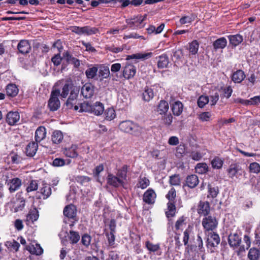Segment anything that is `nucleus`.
Segmentation results:
<instances>
[{"label":"nucleus","mask_w":260,"mask_h":260,"mask_svg":"<svg viewBox=\"0 0 260 260\" xmlns=\"http://www.w3.org/2000/svg\"><path fill=\"white\" fill-rule=\"evenodd\" d=\"M79 91L80 87L79 86H74L71 81L66 82L62 88L60 96L62 98H66L70 92L69 98L66 103L68 108L72 109L74 107L76 111L79 109V107L75 105L77 103Z\"/></svg>","instance_id":"nucleus-1"},{"label":"nucleus","mask_w":260,"mask_h":260,"mask_svg":"<svg viewBox=\"0 0 260 260\" xmlns=\"http://www.w3.org/2000/svg\"><path fill=\"white\" fill-rule=\"evenodd\" d=\"M119 126L122 131L135 135H139L142 131L141 126L130 120L121 122Z\"/></svg>","instance_id":"nucleus-2"},{"label":"nucleus","mask_w":260,"mask_h":260,"mask_svg":"<svg viewBox=\"0 0 260 260\" xmlns=\"http://www.w3.org/2000/svg\"><path fill=\"white\" fill-rule=\"evenodd\" d=\"M60 90L55 89L52 91L48 101V107L51 111L57 110L60 107V101L58 96L60 95Z\"/></svg>","instance_id":"nucleus-3"},{"label":"nucleus","mask_w":260,"mask_h":260,"mask_svg":"<svg viewBox=\"0 0 260 260\" xmlns=\"http://www.w3.org/2000/svg\"><path fill=\"white\" fill-rule=\"evenodd\" d=\"M228 175L229 178L234 179L239 178L245 173V171L241 166L237 163L231 164L227 170Z\"/></svg>","instance_id":"nucleus-4"},{"label":"nucleus","mask_w":260,"mask_h":260,"mask_svg":"<svg viewBox=\"0 0 260 260\" xmlns=\"http://www.w3.org/2000/svg\"><path fill=\"white\" fill-rule=\"evenodd\" d=\"M72 31L79 35H87L90 36L95 34L99 32L98 28L94 27H90L89 26H85L84 27L73 26Z\"/></svg>","instance_id":"nucleus-5"},{"label":"nucleus","mask_w":260,"mask_h":260,"mask_svg":"<svg viewBox=\"0 0 260 260\" xmlns=\"http://www.w3.org/2000/svg\"><path fill=\"white\" fill-rule=\"evenodd\" d=\"M202 225L206 231H213L218 224V221L214 217L208 216L203 219Z\"/></svg>","instance_id":"nucleus-6"},{"label":"nucleus","mask_w":260,"mask_h":260,"mask_svg":"<svg viewBox=\"0 0 260 260\" xmlns=\"http://www.w3.org/2000/svg\"><path fill=\"white\" fill-rule=\"evenodd\" d=\"M219 235L214 232L210 233L208 235L207 239V246L213 251V248L217 247L220 243Z\"/></svg>","instance_id":"nucleus-7"},{"label":"nucleus","mask_w":260,"mask_h":260,"mask_svg":"<svg viewBox=\"0 0 260 260\" xmlns=\"http://www.w3.org/2000/svg\"><path fill=\"white\" fill-rule=\"evenodd\" d=\"M107 184L115 188L122 186L125 188V182L122 181V179L119 178L116 175L109 174L107 178Z\"/></svg>","instance_id":"nucleus-8"},{"label":"nucleus","mask_w":260,"mask_h":260,"mask_svg":"<svg viewBox=\"0 0 260 260\" xmlns=\"http://www.w3.org/2000/svg\"><path fill=\"white\" fill-rule=\"evenodd\" d=\"M146 16H137L133 18L126 20V23L132 29L140 28L143 27L142 24Z\"/></svg>","instance_id":"nucleus-9"},{"label":"nucleus","mask_w":260,"mask_h":260,"mask_svg":"<svg viewBox=\"0 0 260 260\" xmlns=\"http://www.w3.org/2000/svg\"><path fill=\"white\" fill-rule=\"evenodd\" d=\"M19 120L20 114L19 112L17 111H10L7 114L6 121L9 125H16Z\"/></svg>","instance_id":"nucleus-10"},{"label":"nucleus","mask_w":260,"mask_h":260,"mask_svg":"<svg viewBox=\"0 0 260 260\" xmlns=\"http://www.w3.org/2000/svg\"><path fill=\"white\" fill-rule=\"evenodd\" d=\"M81 93L86 99L91 98L94 93V86L91 83H86L82 86Z\"/></svg>","instance_id":"nucleus-11"},{"label":"nucleus","mask_w":260,"mask_h":260,"mask_svg":"<svg viewBox=\"0 0 260 260\" xmlns=\"http://www.w3.org/2000/svg\"><path fill=\"white\" fill-rule=\"evenodd\" d=\"M136 73V68L127 63L125 65L123 70V76L126 79H129L134 77Z\"/></svg>","instance_id":"nucleus-12"},{"label":"nucleus","mask_w":260,"mask_h":260,"mask_svg":"<svg viewBox=\"0 0 260 260\" xmlns=\"http://www.w3.org/2000/svg\"><path fill=\"white\" fill-rule=\"evenodd\" d=\"M156 197V195L154 191L149 188L144 192L143 200L146 204H153L155 202Z\"/></svg>","instance_id":"nucleus-13"},{"label":"nucleus","mask_w":260,"mask_h":260,"mask_svg":"<svg viewBox=\"0 0 260 260\" xmlns=\"http://www.w3.org/2000/svg\"><path fill=\"white\" fill-rule=\"evenodd\" d=\"M51 188L50 185L44 182H43L42 186L40 187L39 191H38V192L40 193L41 194V196H39V198L43 199H46L50 197L51 194Z\"/></svg>","instance_id":"nucleus-14"},{"label":"nucleus","mask_w":260,"mask_h":260,"mask_svg":"<svg viewBox=\"0 0 260 260\" xmlns=\"http://www.w3.org/2000/svg\"><path fill=\"white\" fill-rule=\"evenodd\" d=\"M241 238L237 233L231 234L229 236L228 242L230 246L233 248H236L240 245Z\"/></svg>","instance_id":"nucleus-15"},{"label":"nucleus","mask_w":260,"mask_h":260,"mask_svg":"<svg viewBox=\"0 0 260 260\" xmlns=\"http://www.w3.org/2000/svg\"><path fill=\"white\" fill-rule=\"evenodd\" d=\"M46 137V129L43 126H39L35 132V139L36 143H39Z\"/></svg>","instance_id":"nucleus-16"},{"label":"nucleus","mask_w":260,"mask_h":260,"mask_svg":"<svg viewBox=\"0 0 260 260\" xmlns=\"http://www.w3.org/2000/svg\"><path fill=\"white\" fill-rule=\"evenodd\" d=\"M9 185V190L11 192H15L18 190L21 186L22 182L21 179L18 178H14L10 180L8 183Z\"/></svg>","instance_id":"nucleus-17"},{"label":"nucleus","mask_w":260,"mask_h":260,"mask_svg":"<svg viewBox=\"0 0 260 260\" xmlns=\"http://www.w3.org/2000/svg\"><path fill=\"white\" fill-rule=\"evenodd\" d=\"M26 249L30 253L37 255H41L43 252V250L40 244L35 242L31 243L29 245L27 246Z\"/></svg>","instance_id":"nucleus-18"},{"label":"nucleus","mask_w":260,"mask_h":260,"mask_svg":"<svg viewBox=\"0 0 260 260\" xmlns=\"http://www.w3.org/2000/svg\"><path fill=\"white\" fill-rule=\"evenodd\" d=\"M152 53L151 52L148 53H138L127 55L126 59L129 60L131 59H147L151 57Z\"/></svg>","instance_id":"nucleus-19"},{"label":"nucleus","mask_w":260,"mask_h":260,"mask_svg":"<svg viewBox=\"0 0 260 260\" xmlns=\"http://www.w3.org/2000/svg\"><path fill=\"white\" fill-rule=\"evenodd\" d=\"M17 48L20 53L24 54L29 52L31 47L28 41L21 40L18 43Z\"/></svg>","instance_id":"nucleus-20"},{"label":"nucleus","mask_w":260,"mask_h":260,"mask_svg":"<svg viewBox=\"0 0 260 260\" xmlns=\"http://www.w3.org/2000/svg\"><path fill=\"white\" fill-rule=\"evenodd\" d=\"M104 111V106L102 103L100 102H96L95 103L91 105V110L90 113H93L96 116H99L103 113Z\"/></svg>","instance_id":"nucleus-21"},{"label":"nucleus","mask_w":260,"mask_h":260,"mask_svg":"<svg viewBox=\"0 0 260 260\" xmlns=\"http://www.w3.org/2000/svg\"><path fill=\"white\" fill-rule=\"evenodd\" d=\"M38 148L37 143L31 142L29 143L25 148V153L27 156H33L36 153Z\"/></svg>","instance_id":"nucleus-22"},{"label":"nucleus","mask_w":260,"mask_h":260,"mask_svg":"<svg viewBox=\"0 0 260 260\" xmlns=\"http://www.w3.org/2000/svg\"><path fill=\"white\" fill-rule=\"evenodd\" d=\"M210 212L209 204L207 202H200L198 208V213L200 215H207Z\"/></svg>","instance_id":"nucleus-23"},{"label":"nucleus","mask_w":260,"mask_h":260,"mask_svg":"<svg viewBox=\"0 0 260 260\" xmlns=\"http://www.w3.org/2000/svg\"><path fill=\"white\" fill-rule=\"evenodd\" d=\"M183 105L180 101L174 102L171 106V110L175 116H179L182 113Z\"/></svg>","instance_id":"nucleus-24"},{"label":"nucleus","mask_w":260,"mask_h":260,"mask_svg":"<svg viewBox=\"0 0 260 260\" xmlns=\"http://www.w3.org/2000/svg\"><path fill=\"white\" fill-rule=\"evenodd\" d=\"M245 77L244 72L241 70H238L233 73L232 80L235 83H240L245 79Z\"/></svg>","instance_id":"nucleus-25"},{"label":"nucleus","mask_w":260,"mask_h":260,"mask_svg":"<svg viewBox=\"0 0 260 260\" xmlns=\"http://www.w3.org/2000/svg\"><path fill=\"white\" fill-rule=\"evenodd\" d=\"M228 39L229 40L230 44L233 47H236L241 44L243 41V37L239 34L230 35L228 36Z\"/></svg>","instance_id":"nucleus-26"},{"label":"nucleus","mask_w":260,"mask_h":260,"mask_svg":"<svg viewBox=\"0 0 260 260\" xmlns=\"http://www.w3.org/2000/svg\"><path fill=\"white\" fill-rule=\"evenodd\" d=\"M39 212L36 208L30 209L28 214L26 216V221L33 223L36 221L39 218Z\"/></svg>","instance_id":"nucleus-27"},{"label":"nucleus","mask_w":260,"mask_h":260,"mask_svg":"<svg viewBox=\"0 0 260 260\" xmlns=\"http://www.w3.org/2000/svg\"><path fill=\"white\" fill-rule=\"evenodd\" d=\"M64 215L70 218H73L76 214V208L73 205H70L65 207L63 210Z\"/></svg>","instance_id":"nucleus-28"},{"label":"nucleus","mask_w":260,"mask_h":260,"mask_svg":"<svg viewBox=\"0 0 260 260\" xmlns=\"http://www.w3.org/2000/svg\"><path fill=\"white\" fill-rule=\"evenodd\" d=\"M77 146L76 145H72L70 147L66 148L63 150V154L67 157L75 158L78 156L76 151Z\"/></svg>","instance_id":"nucleus-29"},{"label":"nucleus","mask_w":260,"mask_h":260,"mask_svg":"<svg viewBox=\"0 0 260 260\" xmlns=\"http://www.w3.org/2000/svg\"><path fill=\"white\" fill-rule=\"evenodd\" d=\"M199 183L198 177L196 175H190L187 177L186 184L190 188L195 187Z\"/></svg>","instance_id":"nucleus-30"},{"label":"nucleus","mask_w":260,"mask_h":260,"mask_svg":"<svg viewBox=\"0 0 260 260\" xmlns=\"http://www.w3.org/2000/svg\"><path fill=\"white\" fill-rule=\"evenodd\" d=\"M98 71V67L97 66H93L89 67L85 71L86 77L88 79H94L96 76Z\"/></svg>","instance_id":"nucleus-31"},{"label":"nucleus","mask_w":260,"mask_h":260,"mask_svg":"<svg viewBox=\"0 0 260 260\" xmlns=\"http://www.w3.org/2000/svg\"><path fill=\"white\" fill-rule=\"evenodd\" d=\"M128 170V166L127 165H124L121 169L117 170L116 176L120 179H122V181L125 183L127 181V173Z\"/></svg>","instance_id":"nucleus-32"},{"label":"nucleus","mask_w":260,"mask_h":260,"mask_svg":"<svg viewBox=\"0 0 260 260\" xmlns=\"http://www.w3.org/2000/svg\"><path fill=\"white\" fill-rule=\"evenodd\" d=\"M63 58L69 63L73 64L76 68L78 67L80 64L79 60L73 57L68 51L63 54Z\"/></svg>","instance_id":"nucleus-33"},{"label":"nucleus","mask_w":260,"mask_h":260,"mask_svg":"<svg viewBox=\"0 0 260 260\" xmlns=\"http://www.w3.org/2000/svg\"><path fill=\"white\" fill-rule=\"evenodd\" d=\"M227 44V41L224 37H221L213 43V46L215 50H218L219 49H223L225 47Z\"/></svg>","instance_id":"nucleus-34"},{"label":"nucleus","mask_w":260,"mask_h":260,"mask_svg":"<svg viewBox=\"0 0 260 260\" xmlns=\"http://www.w3.org/2000/svg\"><path fill=\"white\" fill-rule=\"evenodd\" d=\"M169 104L167 102L161 100L158 104L157 111L161 115L165 114L169 110Z\"/></svg>","instance_id":"nucleus-35"},{"label":"nucleus","mask_w":260,"mask_h":260,"mask_svg":"<svg viewBox=\"0 0 260 260\" xmlns=\"http://www.w3.org/2000/svg\"><path fill=\"white\" fill-rule=\"evenodd\" d=\"M260 257V249L256 248H251L248 253V258L250 260H258Z\"/></svg>","instance_id":"nucleus-36"},{"label":"nucleus","mask_w":260,"mask_h":260,"mask_svg":"<svg viewBox=\"0 0 260 260\" xmlns=\"http://www.w3.org/2000/svg\"><path fill=\"white\" fill-rule=\"evenodd\" d=\"M63 138V134L60 131H55L52 133L51 140L54 144H58L60 143Z\"/></svg>","instance_id":"nucleus-37"},{"label":"nucleus","mask_w":260,"mask_h":260,"mask_svg":"<svg viewBox=\"0 0 260 260\" xmlns=\"http://www.w3.org/2000/svg\"><path fill=\"white\" fill-rule=\"evenodd\" d=\"M74 181L82 185H87L90 181V178L87 176L78 175L74 177Z\"/></svg>","instance_id":"nucleus-38"},{"label":"nucleus","mask_w":260,"mask_h":260,"mask_svg":"<svg viewBox=\"0 0 260 260\" xmlns=\"http://www.w3.org/2000/svg\"><path fill=\"white\" fill-rule=\"evenodd\" d=\"M224 160L219 157H215L211 161V164L213 169H220L223 164Z\"/></svg>","instance_id":"nucleus-39"},{"label":"nucleus","mask_w":260,"mask_h":260,"mask_svg":"<svg viewBox=\"0 0 260 260\" xmlns=\"http://www.w3.org/2000/svg\"><path fill=\"white\" fill-rule=\"evenodd\" d=\"M8 95L10 96H16L18 92V89L15 84H10L7 86L6 89Z\"/></svg>","instance_id":"nucleus-40"},{"label":"nucleus","mask_w":260,"mask_h":260,"mask_svg":"<svg viewBox=\"0 0 260 260\" xmlns=\"http://www.w3.org/2000/svg\"><path fill=\"white\" fill-rule=\"evenodd\" d=\"M142 96L145 101H150L154 96V93L152 89L147 87H145V90L142 93Z\"/></svg>","instance_id":"nucleus-41"},{"label":"nucleus","mask_w":260,"mask_h":260,"mask_svg":"<svg viewBox=\"0 0 260 260\" xmlns=\"http://www.w3.org/2000/svg\"><path fill=\"white\" fill-rule=\"evenodd\" d=\"M169 58L166 55H162L159 56L157 66L159 68L164 69L167 68L169 64Z\"/></svg>","instance_id":"nucleus-42"},{"label":"nucleus","mask_w":260,"mask_h":260,"mask_svg":"<svg viewBox=\"0 0 260 260\" xmlns=\"http://www.w3.org/2000/svg\"><path fill=\"white\" fill-rule=\"evenodd\" d=\"M208 194L207 197L208 198H211L214 199L217 197L219 193V189L217 186H212L211 184L208 185Z\"/></svg>","instance_id":"nucleus-43"},{"label":"nucleus","mask_w":260,"mask_h":260,"mask_svg":"<svg viewBox=\"0 0 260 260\" xmlns=\"http://www.w3.org/2000/svg\"><path fill=\"white\" fill-rule=\"evenodd\" d=\"M149 184L150 182L148 179L145 177L141 176L139 179L137 186L138 188L144 189L147 188L149 185Z\"/></svg>","instance_id":"nucleus-44"},{"label":"nucleus","mask_w":260,"mask_h":260,"mask_svg":"<svg viewBox=\"0 0 260 260\" xmlns=\"http://www.w3.org/2000/svg\"><path fill=\"white\" fill-rule=\"evenodd\" d=\"M145 246L150 252H155L160 249L159 244H154L149 241H147L145 242Z\"/></svg>","instance_id":"nucleus-45"},{"label":"nucleus","mask_w":260,"mask_h":260,"mask_svg":"<svg viewBox=\"0 0 260 260\" xmlns=\"http://www.w3.org/2000/svg\"><path fill=\"white\" fill-rule=\"evenodd\" d=\"M199 44L197 40H193L189 45V51L191 55H196L198 51Z\"/></svg>","instance_id":"nucleus-46"},{"label":"nucleus","mask_w":260,"mask_h":260,"mask_svg":"<svg viewBox=\"0 0 260 260\" xmlns=\"http://www.w3.org/2000/svg\"><path fill=\"white\" fill-rule=\"evenodd\" d=\"M195 169L197 173L203 174L208 171V167L206 163H198L195 167Z\"/></svg>","instance_id":"nucleus-47"},{"label":"nucleus","mask_w":260,"mask_h":260,"mask_svg":"<svg viewBox=\"0 0 260 260\" xmlns=\"http://www.w3.org/2000/svg\"><path fill=\"white\" fill-rule=\"evenodd\" d=\"M109 69L107 66H101L99 69V76L103 79L107 78L110 75Z\"/></svg>","instance_id":"nucleus-48"},{"label":"nucleus","mask_w":260,"mask_h":260,"mask_svg":"<svg viewBox=\"0 0 260 260\" xmlns=\"http://www.w3.org/2000/svg\"><path fill=\"white\" fill-rule=\"evenodd\" d=\"M196 18V15L191 14L188 16H184L180 19L179 22L181 24H185L186 23H190L194 21Z\"/></svg>","instance_id":"nucleus-49"},{"label":"nucleus","mask_w":260,"mask_h":260,"mask_svg":"<svg viewBox=\"0 0 260 260\" xmlns=\"http://www.w3.org/2000/svg\"><path fill=\"white\" fill-rule=\"evenodd\" d=\"M5 245L10 250H14L16 251L18 250L20 246L19 243L15 240L7 241L5 243Z\"/></svg>","instance_id":"nucleus-50"},{"label":"nucleus","mask_w":260,"mask_h":260,"mask_svg":"<svg viewBox=\"0 0 260 260\" xmlns=\"http://www.w3.org/2000/svg\"><path fill=\"white\" fill-rule=\"evenodd\" d=\"M105 119L111 121L115 118L116 116L115 111L112 108H109L105 111Z\"/></svg>","instance_id":"nucleus-51"},{"label":"nucleus","mask_w":260,"mask_h":260,"mask_svg":"<svg viewBox=\"0 0 260 260\" xmlns=\"http://www.w3.org/2000/svg\"><path fill=\"white\" fill-rule=\"evenodd\" d=\"M168 211L166 212V215L168 217H173L176 211V208L173 202H169L168 203Z\"/></svg>","instance_id":"nucleus-52"},{"label":"nucleus","mask_w":260,"mask_h":260,"mask_svg":"<svg viewBox=\"0 0 260 260\" xmlns=\"http://www.w3.org/2000/svg\"><path fill=\"white\" fill-rule=\"evenodd\" d=\"M25 200L23 198H20L17 200L14 206L15 212L21 211L24 207Z\"/></svg>","instance_id":"nucleus-53"},{"label":"nucleus","mask_w":260,"mask_h":260,"mask_svg":"<svg viewBox=\"0 0 260 260\" xmlns=\"http://www.w3.org/2000/svg\"><path fill=\"white\" fill-rule=\"evenodd\" d=\"M249 170L250 173L258 174L260 172V165L256 162H252L249 165Z\"/></svg>","instance_id":"nucleus-54"},{"label":"nucleus","mask_w":260,"mask_h":260,"mask_svg":"<svg viewBox=\"0 0 260 260\" xmlns=\"http://www.w3.org/2000/svg\"><path fill=\"white\" fill-rule=\"evenodd\" d=\"M185 220L186 218L182 216L177 220L175 225L176 230L182 229L185 226Z\"/></svg>","instance_id":"nucleus-55"},{"label":"nucleus","mask_w":260,"mask_h":260,"mask_svg":"<svg viewBox=\"0 0 260 260\" xmlns=\"http://www.w3.org/2000/svg\"><path fill=\"white\" fill-rule=\"evenodd\" d=\"M38 188V183L37 180H31L26 187L27 192L36 190Z\"/></svg>","instance_id":"nucleus-56"},{"label":"nucleus","mask_w":260,"mask_h":260,"mask_svg":"<svg viewBox=\"0 0 260 260\" xmlns=\"http://www.w3.org/2000/svg\"><path fill=\"white\" fill-rule=\"evenodd\" d=\"M192 230L190 226H188L183 232V242L185 245H186L188 242L189 236L191 234Z\"/></svg>","instance_id":"nucleus-57"},{"label":"nucleus","mask_w":260,"mask_h":260,"mask_svg":"<svg viewBox=\"0 0 260 260\" xmlns=\"http://www.w3.org/2000/svg\"><path fill=\"white\" fill-rule=\"evenodd\" d=\"M91 105L88 102H84L80 105V112H90L91 110Z\"/></svg>","instance_id":"nucleus-58"},{"label":"nucleus","mask_w":260,"mask_h":260,"mask_svg":"<svg viewBox=\"0 0 260 260\" xmlns=\"http://www.w3.org/2000/svg\"><path fill=\"white\" fill-rule=\"evenodd\" d=\"M209 102V99L207 96L202 95L198 100V105L199 107L203 108L206 104Z\"/></svg>","instance_id":"nucleus-59"},{"label":"nucleus","mask_w":260,"mask_h":260,"mask_svg":"<svg viewBox=\"0 0 260 260\" xmlns=\"http://www.w3.org/2000/svg\"><path fill=\"white\" fill-rule=\"evenodd\" d=\"M69 238L73 244L76 243L80 239V235L77 232L70 231Z\"/></svg>","instance_id":"nucleus-60"},{"label":"nucleus","mask_w":260,"mask_h":260,"mask_svg":"<svg viewBox=\"0 0 260 260\" xmlns=\"http://www.w3.org/2000/svg\"><path fill=\"white\" fill-rule=\"evenodd\" d=\"M181 181L178 175H174L170 176V183L172 185H179Z\"/></svg>","instance_id":"nucleus-61"},{"label":"nucleus","mask_w":260,"mask_h":260,"mask_svg":"<svg viewBox=\"0 0 260 260\" xmlns=\"http://www.w3.org/2000/svg\"><path fill=\"white\" fill-rule=\"evenodd\" d=\"M212 116V114L209 112H204L199 115V119L202 121H209Z\"/></svg>","instance_id":"nucleus-62"},{"label":"nucleus","mask_w":260,"mask_h":260,"mask_svg":"<svg viewBox=\"0 0 260 260\" xmlns=\"http://www.w3.org/2000/svg\"><path fill=\"white\" fill-rule=\"evenodd\" d=\"M164 115L165 116L162 119L164 123L167 126L171 125L173 121V116L171 114Z\"/></svg>","instance_id":"nucleus-63"},{"label":"nucleus","mask_w":260,"mask_h":260,"mask_svg":"<svg viewBox=\"0 0 260 260\" xmlns=\"http://www.w3.org/2000/svg\"><path fill=\"white\" fill-rule=\"evenodd\" d=\"M91 237L88 234H84L82 237L81 242L83 245L86 247H88L91 242Z\"/></svg>","instance_id":"nucleus-64"}]
</instances>
